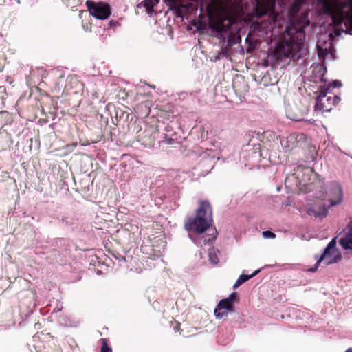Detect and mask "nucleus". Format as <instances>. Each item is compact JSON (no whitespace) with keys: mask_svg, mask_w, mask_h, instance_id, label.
<instances>
[{"mask_svg":"<svg viewBox=\"0 0 352 352\" xmlns=\"http://www.w3.org/2000/svg\"><path fill=\"white\" fill-rule=\"evenodd\" d=\"M305 36V31L302 27L288 25L284 32L283 40L278 43L274 50L275 56L278 59L283 57L298 58L303 47L302 41Z\"/></svg>","mask_w":352,"mask_h":352,"instance_id":"nucleus-1","label":"nucleus"},{"mask_svg":"<svg viewBox=\"0 0 352 352\" xmlns=\"http://www.w3.org/2000/svg\"><path fill=\"white\" fill-rule=\"evenodd\" d=\"M322 4L324 13L330 15L336 26L344 23L346 30L342 32L352 34V0H317Z\"/></svg>","mask_w":352,"mask_h":352,"instance_id":"nucleus-2","label":"nucleus"},{"mask_svg":"<svg viewBox=\"0 0 352 352\" xmlns=\"http://www.w3.org/2000/svg\"><path fill=\"white\" fill-rule=\"evenodd\" d=\"M212 222V212L210 203L208 201H200L196 217L195 218H188L185 222L184 228L188 232L192 231L200 234L210 227Z\"/></svg>","mask_w":352,"mask_h":352,"instance_id":"nucleus-3","label":"nucleus"},{"mask_svg":"<svg viewBox=\"0 0 352 352\" xmlns=\"http://www.w3.org/2000/svg\"><path fill=\"white\" fill-rule=\"evenodd\" d=\"M329 205L326 206L322 201L317 202L313 204L307 209V214L309 216H314L316 218L323 219L328 214V208L340 204L343 198V192L340 185L336 182H331L326 192Z\"/></svg>","mask_w":352,"mask_h":352,"instance_id":"nucleus-4","label":"nucleus"},{"mask_svg":"<svg viewBox=\"0 0 352 352\" xmlns=\"http://www.w3.org/2000/svg\"><path fill=\"white\" fill-rule=\"evenodd\" d=\"M340 101V98L331 91V86L321 87L316 98L315 110L329 112Z\"/></svg>","mask_w":352,"mask_h":352,"instance_id":"nucleus-5","label":"nucleus"},{"mask_svg":"<svg viewBox=\"0 0 352 352\" xmlns=\"http://www.w3.org/2000/svg\"><path fill=\"white\" fill-rule=\"evenodd\" d=\"M85 5L89 14L97 19L104 20L111 14V6L107 2L87 0Z\"/></svg>","mask_w":352,"mask_h":352,"instance_id":"nucleus-6","label":"nucleus"},{"mask_svg":"<svg viewBox=\"0 0 352 352\" xmlns=\"http://www.w3.org/2000/svg\"><path fill=\"white\" fill-rule=\"evenodd\" d=\"M336 239L334 238L328 243L327 246L324 250L323 253L318 259L315 267L310 269V271L315 272L322 261H324L326 265L332 264L339 261L341 259L342 256L340 253L336 250Z\"/></svg>","mask_w":352,"mask_h":352,"instance_id":"nucleus-7","label":"nucleus"},{"mask_svg":"<svg viewBox=\"0 0 352 352\" xmlns=\"http://www.w3.org/2000/svg\"><path fill=\"white\" fill-rule=\"evenodd\" d=\"M240 0H201V7L208 12L216 10H229L238 5Z\"/></svg>","mask_w":352,"mask_h":352,"instance_id":"nucleus-8","label":"nucleus"},{"mask_svg":"<svg viewBox=\"0 0 352 352\" xmlns=\"http://www.w3.org/2000/svg\"><path fill=\"white\" fill-rule=\"evenodd\" d=\"M159 135V129L157 126L147 125L144 130L140 133L137 138L145 147H153Z\"/></svg>","mask_w":352,"mask_h":352,"instance_id":"nucleus-9","label":"nucleus"},{"mask_svg":"<svg viewBox=\"0 0 352 352\" xmlns=\"http://www.w3.org/2000/svg\"><path fill=\"white\" fill-rule=\"evenodd\" d=\"M232 25V20L227 16L218 14L215 19H211V28L218 32H226Z\"/></svg>","mask_w":352,"mask_h":352,"instance_id":"nucleus-10","label":"nucleus"},{"mask_svg":"<svg viewBox=\"0 0 352 352\" xmlns=\"http://www.w3.org/2000/svg\"><path fill=\"white\" fill-rule=\"evenodd\" d=\"M256 10L260 15H265L272 12L276 6L275 0H256Z\"/></svg>","mask_w":352,"mask_h":352,"instance_id":"nucleus-11","label":"nucleus"},{"mask_svg":"<svg viewBox=\"0 0 352 352\" xmlns=\"http://www.w3.org/2000/svg\"><path fill=\"white\" fill-rule=\"evenodd\" d=\"M233 305L227 298H224L218 303L214 309V314L217 318H222L227 316L228 311L232 309Z\"/></svg>","mask_w":352,"mask_h":352,"instance_id":"nucleus-12","label":"nucleus"},{"mask_svg":"<svg viewBox=\"0 0 352 352\" xmlns=\"http://www.w3.org/2000/svg\"><path fill=\"white\" fill-rule=\"evenodd\" d=\"M300 135L296 133H292L287 136L285 142L283 144V148L285 152H290L298 147Z\"/></svg>","mask_w":352,"mask_h":352,"instance_id":"nucleus-13","label":"nucleus"},{"mask_svg":"<svg viewBox=\"0 0 352 352\" xmlns=\"http://www.w3.org/2000/svg\"><path fill=\"white\" fill-rule=\"evenodd\" d=\"M339 243L344 250H352V227H351L346 235L341 238Z\"/></svg>","mask_w":352,"mask_h":352,"instance_id":"nucleus-14","label":"nucleus"},{"mask_svg":"<svg viewBox=\"0 0 352 352\" xmlns=\"http://www.w3.org/2000/svg\"><path fill=\"white\" fill-rule=\"evenodd\" d=\"M134 111L138 115L142 116H148L151 111L149 101H144L138 104L134 108Z\"/></svg>","mask_w":352,"mask_h":352,"instance_id":"nucleus-15","label":"nucleus"},{"mask_svg":"<svg viewBox=\"0 0 352 352\" xmlns=\"http://www.w3.org/2000/svg\"><path fill=\"white\" fill-rule=\"evenodd\" d=\"M260 272V270H257L254 271L252 274L250 275H245V274H241L239 278L236 280V283H234L233 288L235 289L237 287H239L241 285L244 283L245 282L248 281L251 278L256 276L257 274H258Z\"/></svg>","mask_w":352,"mask_h":352,"instance_id":"nucleus-16","label":"nucleus"},{"mask_svg":"<svg viewBox=\"0 0 352 352\" xmlns=\"http://www.w3.org/2000/svg\"><path fill=\"white\" fill-rule=\"evenodd\" d=\"M208 256L212 263L217 264L219 262V258L214 249L209 250Z\"/></svg>","mask_w":352,"mask_h":352,"instance_id":"nucleus-17","label":"nucleus"},{"mask_svg":"<svg viewBox=\"0 0 352 352\" xmlns=\"http://www.w3.org/2000/svg\"><path fill=\"white\" fill-rule=\"evenodd\" d=\"M102 346L100 352H112V349L109 346L107 340L106 338H102L101 340Z\"/></svg>","mask_w":352,"mask_h":352,"instance_id":"nucleus-18","label":"nucleus"},{"mask_svg":"<svg viewBox=\"0 0 352 352\" xmlns=\"http://www.w3.org/2000/svg\"><path fill=\"white\" fill-rule=\"evenodd\" d=\"M171 324L175 332H179L180 334L182 333L183 330L182 329L181 323L175 320L171 322Z\"/></svg>","mask_w":352,"mask_h":352,"instance_id":"nucleus-19","label":"nucleus"},{"mask_svg":"<svg viewBox=\"0 0 352 352\" xmlns=\"http://www.w3.org/2000/svg\"><path fill=\"white\" fill-rule=\"evenodd\" d=\"M227 299H228V300L232 303V305H233V302L234 301L239 300V298L238 297L236 292H233L231 294H230V296H228V298H227Z\"/></svg>","mask_w":352,"mask_h":352,"instance_id":"nucleus-20","label":"nucleus"},{"mask_svg":"<svg viewBox=\"0 0 352 352\" xmlns=\"http://www.w3.org/2000/svg\"><path fill=\"white\" fill-rule=\"evenodd\" d=\"M262 234L265 238L274 239L276 237V234L270 230L263 232Z\"/></svg>","mask_w":352,"mask_h":352,"instance_id":"nucleus-21","label":"nucleus"},{"mask_svg":"<svg viewBox=\"0 0 352 352\" xmlns=\"http://www.w3.org/2000/svg\"><path fill=\"white\" fill-rule=\"evenodd\" d=\"M342 83L339 80H334L332 83L329 84L327 86H331V90L336 87H340Z\"/></svg>","mask_w":352,"mask_h":352,"instance_id":"nucleus-22","label":"nucleus"},{"mask_svg":"<svg viewBox=\"0 0 352 352\" xmlns=\"http://www.w3.org/2000/svg\"><path fill=\"white\" fill-rule=\"evenodd\" d=\"M155 242H156V243L160 242V243L162 245V248H164V247H165V241L163 239H158Z\"/></svg>","mask_w":352,"mask_h":352,"instance_id":"nucleus-23","label":"nucleus"},{"mask_svg":"<svg viewBox=\"0 0 352 352\" xmlns=\"http://www.w3.org/2000/svg\"><path fill=\"white\" fill-rule=\"evenodd\" d=\"M109 24L111 26H116L118 24V22L114 21H109Z\"/></svg>","mask_w":352,"mask_h":352,"instance_id":"nucleus-24","label":"nucleus"},{"mask_svg":"<svg viewBox=\"0 0 352 352\" xmlns=\"http://www.w3.org/2000/svg\"><path fill=\"white\" fill-rule=\"evenodd\" d=\"M298 1H299V0H296V1H295L294 3V5H293V6H292V8H293V9H294H294L296 8V7L298 6Z\"/></svg>","mask_w":352,"mask_h":352,"instance_id":"nucleus-25","label":"nucleus"},{"mask_svg":"<svg viewBox=\"0 0 352 352\" xmlns=\"http://www.w3.org/2000/svg\"><path fill=\"white\" fill-rule=\"evenodd\" d=\"M318 197L320 199H324L325 197H324V194H321V195H318Z\"/></svg>","mask_w":352,"mask_h":352,"instance_id":"nucleus-26","label":"nucleus"},{"mask_svg":"<svg viewBox=\"0 0 352 352\" xmlns=\"http://www.w3.org/2000/svg\"><path fill=\"white\" fill-rule=\"evenodd\" d=\"M345 352H352V347H349Z\"/></svg>","mask_w":352,"mask_h":352,"instance_id":"nucleus-27","label":"nucleus"},{"mask_svg":"<svg viewBox=\"0 0 352 352\" xmlns=\"http://www.w3.org/2000/svg\"><path fill=\"white\" fill-rule=\"evenodd\" d=\"M335 34H336V35H338V36L340 34V33L339 32V30H335Z\"/></svg>","mask_w":352,"mask_h":352,"instance_id":"nucleus-28","label":"nucleus"},{"mask_svg":"<svg viewBox=\"0 0 352 352\" xmlns=\"http://www.w3.org/2000/svg\"><path fill=\"white\" fill-rule=\"evenodd\" d=\"M154 241L153 242V243H155V241H156V238H154ZM152 246H154V244L152 245Z\"/></svg>","mask_w":352,"mask_h":352,"instance_id":"nucleus-29","label":"nucleus"},{"mask_svg":"<svg viewBox=\"0 0 352 352\" xmlns=\"http://www.w3.org/2000/svg\"><path fill=\"white\" fill-rule=\"evenodd\" d=\"M173 141V139H169V143H171V142Z\"/></svg>","mask_w":352,"mask_h":352,"instance_id":"nucleus-30","label":"nucleus"}]
</instances>
